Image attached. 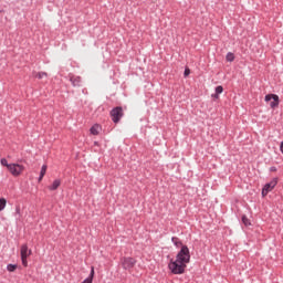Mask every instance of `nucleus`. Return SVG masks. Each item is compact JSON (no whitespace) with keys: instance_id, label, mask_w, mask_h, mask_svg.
I'll return each mask as SVG.
<instances>
[{"instance_id":"19","label":"nucleus","mask_w":283,"mask_h":283,"mask_svg":"<svg viewBox=\"0 0 283 283\" xmlns=\"http://www.w3.org/2000/svg\"><path fill=\"white\" fill-rule=\"evenodd\" d=\"M1 165H2V167H7L8 169L10 167V164H8V160L6 158L1 159Z\"/></svg>"},{"instance_id":"23","label":"nucleus","mask_w":283,"mask_h":283,"mask_svg":"<svg viewBox=\"0 0 283 283\" xmlns=\"http://www.w3.org/2000/svg\"><path fill=\"white\" fill-rule=\"evenodd\" d=\"M272 171H275V168H272Z\"/></svg>"},{"instance_id":"18","label":"nucleus","mask_w":283,"mask_h":283,"mask_svg":"<svg viewBox=\"0 0 283 283\" xmlns=\"http://www.w3.org/2000/svg\"><path fill=\"white\" fill-rule=\"evenodd\" d=\"M234 54L231 52H228V55H226V60H228L229 62H233L234 61Z\"/></svg>"},{"instance_id":"7","label":"nucleus","mask_w":283,"mask_h":283,"mask_svg":"<svg viewBox=\"0 0 283 283\" xmlns=\"http://www.w3.org/2000/svg\"><path fill=\"white\" fill-rule=\"evenodd\" d=\"M111 116L114 123H119L120 118L124 116L123 108L116 107L111 112Z\"/></svg>"},{"instance_id":"11","label":"nucleus","mask_w":283,"mask_h":283,"mask_svg":"<svg viewBox=\"0 0 283 283\" xmlns=\"http://www.w3.org/2000/svg\"><path fill=\"white\" fill-rule=\"evenodd\" d=\"M214 95H212V98H219V94H222L223 92V87L221 85L217 86V88H214Z\"/></svg>"},{"instance_id":"15","label":"nucleus","mask_w":283,"mask_h":283,"mask_svg":"<svg viewBox=\"0 0 283 283\" xmlns=\"http://www.w3.org/2000/svg\"><path fill=\"white\" fill-rule=\"evenodd\" d=\"M7 200L4 198L0 199V212H2L6 209Z\"/></svg>"},{"instance_id":"13","label":"nucleus","mask_w":283,"mask_h":283,"mask_svg":"<svg viewBox=\"0 0 283 283\" xmlns=\"http://www.w3.org/2000/svg\"><path fill=\"white\" fill-rule=\"evenodd\" d=\"M33 75L35 77H38L39 80H41L43 77H48V73L46 72H34Z\"/></svg>"},{"instance_id":"14","label":"nucleus","mask_w":283,"mask_h":283,"mask_svg":"<svg viewBox=\"0 0 283 283\" xmlns=\"http://www.w3.org/2000/svg\"><path fill=\"white\" fill-rule=\"evenodd\" d=\"M17 269H18V265H17V264H8V266H7V270H8V272H10V273L15 272Z\"/></svg>"},{"instance_id":"22","label":"nucleus","mask_w":283,"mask_h":283,"mask_svg":"<svg viewBox=\"0 0 283 283\" xmlns=\"http://www.w3.org/2000/svg\"><path fill=\"white\" fill-rule=\"evenodd\" d=\"M17 213L20 214V208H17Z\"/></svg>"},{"instance_id":"5","label":"nucleus","mask_w":283,"mask_h":283,"mask_svg":"<svg viewBox=\"0 0 283 283\" xmlns=\"http://www.w3.org/2000/svg\"><path fill=\"white\" fill-rule=\"evenodd\" d=\"M277 185V178H274L271 180V182L265 184V186H263V191L261 192L262 196H268V193H270V191H273V189L276 187Z\"/></svg>"},{"instance_id":"10","label":"nucleus","mask_w":283,"mask_h":283,"mask_svg":"<svg viewBox=\"0 0 283 283\" xmlns=\"http://www.w3.org/2000/svg\"><path fill=\"white\" fill-rule=\"evenodd\" d=\"M101 129H102V127L98 124H96L91 128V134H93V136H97V134H99Z\"/></svg>"},{"instance_id":"1","label":"nucleus","mask_w":283,"mask_h":283,"mask_svg":"<svg viewBox=\"0 0 283 283\" xmlns=\"http://www.w3.org/2000/svg\"><path fill=\"white\" fill-rule=\"evenodd\" d=\"M172 242L177 248L181 247V250L177 255V260H171V262L169 263V270L175 275H181L185 273L187 264L190 263V251L188 247L184 245L178 238L174 237Z\"/></svg>"},{"instance_id":"2","label":"nucleus","mask_w":283,"mask_h":283,"mask_svg":"<svg viewBox=\"0 0 283 283\" xmlns=\"http://www.w3.org/2000/svg\"><path fill=\"white\" fill-rule=\"evenodd\" d=\"M32 250L29 249L28 244L21 247V261L24 268H28V258L31 256Z\"/></svg>"},{"instance_id":"6","label":"nucleus","mask_w":283,"mask_h":283,"mask_svg":"<svg viewBox=\"0 0 283 283\" xmlns=\"http://www.w3.org/2000/svg\"><path fill=\"white\" fill-rule=\"evenodd\" d=\"M23 169V166L19 164H10V166H8V170L10 174H12V176H20Z\"/></svg>"},{"instance_id":"12","label":"nucleus","mask_w":283,"mask_h":283,"mask_svg":"<svg viewBox=\"0 0 283 283\" xmlns=\"http://www.w3.org/2000/svg\"><path fill=\"white\" fill-rule=\"evenodd\" d=\"M46 169H48V166L46 165H43L42 168H41V172H40V177H39V182H41V180H43L45 174H46Z\"/></svg>"},{"instance_id":"8","label":"nucleus","mask_w":283,"mask_h":283,"mask_svg":"<svg viewBox=\"0 0 283 283\" xmlns=\"http://www.w3.org/2000/svg\"><path fill=\"white\" fill-rule=\"evenodd\" d=\"M70 80H71V82L74 86H80L81 85L82 78L80 76L71 75Z\"/></svg>"},{"instance_id":"20","label":"nucleus","mask_w":283,"mask_h":283,"mask_svg":"<svg viewBox=\"0 0 283 283\" xmlns=\"http://www.w3.org/2000/svg\"><path fill=\"white\" fill-rule=\"evenodd\" d=\"M191 73L189 67H186V71H184V76H188Z\"/></svg>"},{"instance_id":"21","label":"nucleus","mask_w":283,"mask_h":283,"mask_svg":"<svg viewBox=\"0 0 283 283\" xmlns=\"http://www.w3.org/2000/svg\"><path fill=\"white\" fill-rule=\"evenodd\" d=\"M281 154H283V143H281Z\"/></svg>"},{"instance_id":"17","label":"nucleus","mask_w":283,"mask_h":283,"mask_svg":"<svg viewBox=\"0 0 283 283\" xmlns=\"http://www.w3.org/2000/svg\"><path fill=\"white\" fill-rule=\"evenodd\" d=\"M93 276H94V268H92V273L91 276L84 280L82 283H92L93 282Z\"/></svg>"},{"instance_id":"16","label":"nucleus","mask_w":283,"mask_h":283,"mask_svg":"<svg viewBox=\"0 0 283 283\" xmlns=\"http://www.w3.org/2000/svg\"><path fill=\"white\" fill-rule=\"evenodd\" d=\"M241 221L243 222V226H245V227H250V226H251V222H250V220L247 218V216H243V217L241 218Z\"/></svg>"},{"instance_id":"4","label":"nucleus","mask_w":283,"mask_h":283,"mask_svg":"<svg viewBox=\"0 0 283 283\" xmlns=\"http://www.w3.org/2000/svg\"><path fill=\"white\" fill-rule=\"evenodd\" d=\"M137 261L134 258H123L122 259V265L124 268V270L126 271H130L134 269V266L136 265Z\"/></svg>"},{"instance_id":"3","label":"nucleus","mask_w":283,"mask_h":283,"mask_svg":"<svg viewBox=\"0 0 283 283\" xmlns=\"http://www.w3.org/2000/svg\"><path fill=\"white\" fill-rule=\"evenodd\" d=\"M269 102H270V107H272V109H274V107H279V105H280L279 95H275V94L265 95V103H269Z\"/></svg>"},{"instance_id":"9","label":"nucleus","mask_w":283,"mask_h":283,"mask_svg":"<svg viewBox=\"0 0 283 283\" xmlns=\"http://www.w3.org/2000/svg\"><path fill=\"white\" fill-rule=\"evenodd\" d=\"M61 180L60 179H55L53 181V185L49 186V190L50 191H56V189H59V187H61Z\"/></svg>"}]
</instances>
